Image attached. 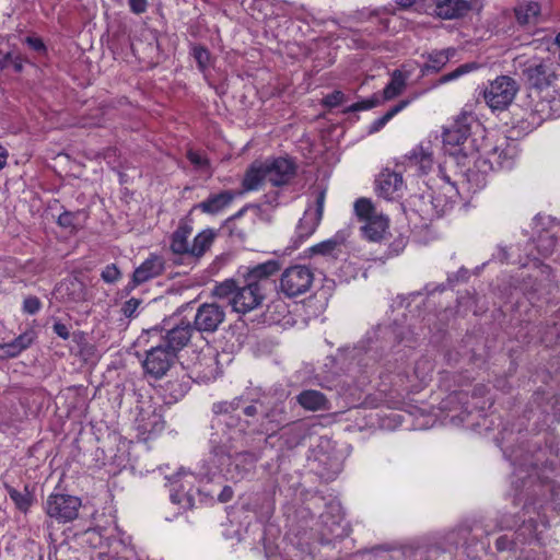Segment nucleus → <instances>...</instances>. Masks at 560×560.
Wrapping results in <instances>:
<instances>
[{
    "label": "nucleus",
    "mask_w": 560,
    "mask_h": 560,
    "mask_svg": "<svg viewBox=\"0 0 560 560\" xmlns=\"http://www.w3.org/2000/svg\"><path fill=\"white\" fill-rule=\"evenodd\" d=\"M262 406L259 408L258 417L254 420L238 421L240 432H245L248 428H252L255 433L272 435L288 421L282 400L276 399L268 393Z\"/></svg>",
    "instance_id": "obj_1"
},
{
    "label": "nucleus",
    "mask_w": 560,
    "mask_h": 560,
    "mask_svg": "<svg viewBox=\"0 0 560 560\" xmlns=\"http://www.w3.org/2000/svg\"><path fill=\"white\" fill-rule=\"evenodd\" d=\"M354 212L362 223L361 232L369 242H382L389 231V218L378 212L369 198H359L354 202Z\"/></svg>",
    "instance_id": "obj_2"
},
{
    "label": "nucleus",
    "mask_w": 560,
    "mask_h": 560,
    "mask_svg": "<svg viewBox=\"0 0 560 560\" xmlns=\"http://www.w3.org/2000/svg\"><path fill=\"white\" fill-rule=\"evenodd\" d=\"M314 279V272L310 267L304 265L290 266L280 276L279 291L285 298H298L311 290Z\"/></svg>",
    "instance_id": "obj_3"
},
{
    "label": "nucleus",
    "mask_w": 560,
    "mask_h": 560,
    "mask_svg": "<svg viewBox=\"0 0 560 560\" xmlns=\"http://www.w3.org/2000/svg\"><path fill=\"white\" fill-rule=\"evenodd\" d=\"M517 91L518 84L513 78L500 75L485 88L482 96L492 110H504L511 105Z\"/></svg>",
    "instance_id": "obj_4"
},
{
    "label": "nucleus",
    "mask_w": 560,
    "mask_h": 560,
    "mask_svg": "<svg viewBox=\"0 0 560 560\" xmlns=\"http://www.w3.org/2000/svg\"><path fill=\"white\" fill-rule=\"evenodd\" d=\"M80 508V498L65 493H51L44 503L46 514L58 523L75 520Z\"/></svg>",
    "instance_id": "obj_5"
},
{
    "label": "nucleus",
    "mask_w": 560,
    "mask_h": 560,
    "mask_svg": "<svg viewBox=\"0 0 560 560\" xmlns=\"http://www.w3.org/2000/svg\"><path fill=\"white\" fill-rule=\"evenodd\" d=\"M468 117L462 116L455 120L451 128L443 133V142L446 147L457 148L452 153H462L464 156L472 154L476 150L475 140L470 138Z\"/></svg>",
    "instance_id": "obj_6"
},
{
    "label": "nucleus",
    "mask_w": 560,
    "mask_h": 560,
    "mask_svg": "<svg viewBox=\"0 0 560 560\" xmlns=\"http://www.w3.org/2000/svg\"><path fill=\"white\" fill-rule=\"evenodd\" d=\"M225 316L224 306L215 302L202 303L197 307L192 328L201 334H213L224 323Z\"/></svg>",
    "instance_id": "obj_7"
},
{
    "label": "nucleus",
    "mask_w": 560,
    "mask_h": 560,
    "mask_svg": "<svg viewBox=\"0 0 560 560\" xmlns=\"http://www.w3.org/2000/svg\"><path fill=\"white\" fill-rule=\"evenodd\" d=\"M176 359L177 355L174 351L159 342L147 351V355L143 361V369L147 374L159 380L168 372Z\"/></svg>",
    "instance_id": "obj_8"
},
{
    "label": "nucleus",
    "mask_w": 560,
    "mask_h": 560,
    "mask_svg": "<svg viewBox=\"0 0 560 560\" xmlns=\"http://www.w3.org/2000/svg\"><path fill=\"white\" fill-rule=\"evenodd\" d=\"M281 269V264L277 259H270L253 267H248L243 273L244 282L250 284L255 290L266 295L269 280Z\"/></svg>",
    "instance_id": "obj_9"
},
{
    "label": "nucleus",
    "mask_w": 560,
    "mask_h": 560,
    "mask_svg": "<svg viewBox=\"0 0 560 560\" xmlns=\"http://www.w3.org/2000/svg\"><path fill=\"white\" fill-rule=\"evenodd\" d=\"M525 75L528 82L540 91L541 96L559 81L553 63L548 60L529 65L525 69Z\"/></svg>",
    "instance_id": "obj_10"
},
{
    "label": "nucleus",
    "mask_w": 560,
    "mask_h": 560,
    "mask_svg": "<svg viewBox=\"0 0 560 560\" xmlns=\"http://www.w3.org/2000/svg\"><path fill=\"white\" fill-rule=\"evenodd\" d=\"M265 299V294L244 282L243 285L237 284L235 294L231 299V305L235 312L246 314L259 307Z\"/></svg>",
    "instance_id": "obj_11"
},
{
    "label": "nucleus",
    "mask_w": 560,
    "mask_h": 560,
    "mask_svg": "<svg viewBox=\"0 0 560 560\" xmlns=\"http://www.w3.org/2000/svg\"><path fill=\"white\" fill-rule=\"evenodd\" d=\"M267 180L273 186H282L289 183L295 173V165L292 161L278 158L264 162Z\"/></svg>",
    "instance_id": "obj_12"
},
{
    "label": "nucleus",
    "mask_w": 560,
    "mask_h": 560,
    "mask_svg": "<svg viewBox=\"0 0 560 560\" xmlns=\"http://www.w3.org/2000/svg\"><path fill=\"white\" fill-rule=\"evenodd\" d=\"M194 330L195 329L192 328V325L189 323H182L172 329L166 330L160 342L167 349L174 351V353L177 355L178 352L189 342L191 332Z\"/></svg>",
    "instance_id": "obj_13"
},
{
    "label": "nucleus",
    "mask_w": 560,
    "mask_h": 560,
    "mask_svg": "<svg viewBox=\"0 0 560 560\" xmlns=\"http://www.w3.org/2000/svg\"><path fill=\"white\" fill-rule=\"evenodd\" d=\"M514 16L521 26H535L540 21L541 5L534 0H521L513 9Z\"/></svg>",
    "instance_id": "obj_14"
},
{
    "label": "nucleus",
    "mask_w": 560,
    "mask_h": 560,
    "mask_svg": "<svg viewBox=\"0 0 560 560\" xmlns=\"http://www.w3.org/2000/svg\"><path fill=\"white\" fill-rule=\"evenodd\" d=\"M402 176L395 171L384 170L376 178V189L381 197L389 200L402 188Z\"/></svg>",
    "instance_id": "obj_15"
},
{
    "label": "nucleus",
    "mask_w": 560,
    "mask_h": 560,
    "mask_svg": "<svg viewBox=\"0 0 560 560\" xmlns=\"http://www.w3.org/2000/svg\"><path fill=\"white\" fill-rule=\"evenodd\" d=\"M324 201L325 194L320 192L316 198L315 211H305L303 218L300 220L298 225V234L300 237H307L314 233L323 217Z\"/></svg>",
    "instance_id": "obj_16"
},
{
    "label": "nucleus",
    "mask_w": 560,
    "mask_h": 560,
    "mask_svg": "<svg viewBox=\"0 0 560 560\" xmlns=\"http://www.w3.org/2000/svg\"><path fill=\"white\" fill-rule=\"evenodd\" d=\"M57 292L65 302L80 303L88 299V290L83 281L73 277L61 282Z\"/></svg>",
    "instance_id": "obj_17"
},
{
    "label": "nucleus",
    "mask_w": 560,
    "mask_h": 560,
    "mask_svg": "<svg viewBox=\"0 0 560 560\" xmlns=\"http://www.w3.org/2000/svg\"><path fill=\"white\" fill-rule=\"evenodd\" d=\"M164 270V260L156 255H151L133 272V282L141 284L160 276Z\"/></svg>",
    "instance_id": "obj_18"
},
{
    "label": "nucleus",
    "mask_w": 560,
    "mask_h": 560,
    "mask_svg": "<svg viewBox=\"0 0 560 560\" xmlns=\"http://www.w3.org/2000/svg\"><path fill=\"white\" fill-rule=\"evenodd\" d=\"M435 14L444 20L458 19L469 10V3L466 0H434Z\"/></svg>",
    "instance_id": "obj_19"
},
{
    "label": "nucleus",
    "mask_w": 560,
    "mask_h": 560,
    "mask_svg": "<svg viewBox=\"0 0 560 560\" xmlns=\"http://www.w3.org/2000/svg\"><path fill=\"white\" fill-rule=\"evenodd\" d=\"M301 407L310 411L328 410L330 408L327 397L319 390L306 389L296 396Z\"/></svg>",
    "instance_id": "obj_20"
},
{
    "label": "nucleus",
    "mask_w": 560,
    "mask_h": 560,
    "mask_svg": "<svg viewBox=\"0 0 560 560\" xmlns=\"http://www.w3.org/2000/svg\"><path fill=\"white\" fill-rule=\"evenodd\" d=\"M268 393L261 388H252L244 394L243 413L246 420H254L258 417L259 408L264 407L262 404Z\"/></svg>",
    "instance_id": "obj_21"
},
{
    "label": "nucleus",
    "mask_w": 560,
    "mask_h": 560,
    "mask_svg": "<svg viewBox=\"0 0 560 560\" xmlns=\"http://www.w3.org/2000/svg\"><path fill=\"white\" fill-rule=\"evenodd\" d=\"M233 199V192L224 190L219 194L211 195L202 202L196 205L195 208L200 209L205 213L217 214L226 208Z\"/></svg>",
    "instance_id": "obj_22"
},
{
    "label": "nucleus",
    "mask_w": 560,
    "mask_h": 560,
    "mask_svg": "<svg viewBox=\"0 0 560 560\" xmlns=\"http://www.w3.org/2000/svg\"><path fill=\"white\" fill-rule=\"evenodd\" d=\"M265 180H267V175L265 173L264 162L256 161L247 168L242 186L244 191L257 190Z\"/></svg>",
    "instance_id": "obj_23"
},
{
    "label": "nucleus",
    "mask_w": 560,
    "mask_h": 560,
    "mask_svg": "<svg viewBox=\"0 0 560 560\" xmlns=\"http://www.w3.org/2000/svg\"><path fill=\"white\" fill-rule=\"evenodd\" d=\"M408 77V73L399 69L394 70L390 81L383 90V101H390L400 95L407 86Z\"/></svg>",
    "instance_id": "obj_24"
},
{
    "label": "nucleus",
    "mask_w": 560,
    "mask_h": 560,
    "mask_svg": "<svg viewBox=\"0 0 560 560\" xmlns=\"http://www.w3.org/2000/svg\"><path fill=\"white\" fill-rule=\"evenodd\" d=\"M258 457L253 452H241L235 454L231 467L236 471L237 478H243L246 474L254 470Z\"/></svg>",
    "instance_id": "obj_25"
},
{
    "label": "nucleus",
    "mask_w": 560,
    "mask_h": 560,
    "mask_svg": "<svg viewBox=\"0 0 560 560\" xmlns=\"http://www.w3.org/2000/svg\"><path fill=\"white\" fill-rule=\"evenodd\" d=\"M5 489L10 499L14 502L15 508L23 513H27L34 503V494L28 486H25L23 491H19L8 485H5Z\"/></svg>",
    "instance_id": "obj_26"
},
{
    "label": "nucleus",
    "mask_w": 560,
    "mask_h": 560,
    "mask_svg": "<svg viewBox=\"0 0 560 560\" xmlns=\"http://www.w3.org/2000/svg\"><path fill=\"white\" fill-rule=\"evenodd\" d=\"M191 233V228L188 225H180L172 235L171 249L174 254H190L188 237Z\"/></svg>",
    "instance_id": "obj_27"
},
{
    "label": "nucleus",
    "mask_w": 560,
    "mask_h": 560,
    "mask_svg": "<svg viewBox=\"0 0 560 560\" xmlns=\"http://www.w3.org/2000/svg\"><path fill=\"white\" fill-rule=\"evenodd\" d=\"M406 158L408 165L417 166L422 174H427L433 165L432 154L422 147L413 149Z\"/></svg>",
    "instance_id": "obj_28"
},
{
    "label": "nucleus",
    "mask_w": 560,
    "mask_h": 560,
    "mask_svg": "<svg viewBox=\"0 0 560 560\" xmlns=\"http://www.w3.org/2000/svg\"><path fill=\"white\" fill-rule=\"evenodd\" d=\"M214 240V233L212 230H205L200 232L192 242L190 247V256L199 258L201 257L211 246Z\"/></svg>",
    "instance_id": "obj_29"
},
{
    "label": "nucleus",
    "mask_w": 560,
    "mask_h": 560,
    "mask_svg": "<svg viewBox=\"0 0 560 560\" xmlns=\"http://www.w3.org/2000/svg\"><path fill=\"white\" fill-rule=\"evenodd\" d=\"M86 219V214L83 211L70 212L65 211L58 218V224L62 228L77 231L83 226Z\"/></svg>",
    "instance_id": "obj_30"
},
{
    "label": "nucleus",
    "mask_w": 560,
    "mask_h": 560,
    "mask_svg": "<svg viewBox=\"0 0 560 560\" xmlns=\"http://www.w3.org/2000/svg\"><path fill=\"white\" fill-rule=\"evenodd\" d=\"M455 54V50L454 49H445V50H440V51H433L432 54H430L429 56V63H428V69H432L434 71H439L442 67H444L448 60L451 59V57H453Z\"/></svg>",
    "instance_id": "obj_31"
},
{
    "label": "nucleus",
    "mask_w": 560,
    "mask_h": 560,
    "mask_svg": "<svg viewBox=\"0 0 560 560\" xmlns=\"http://www.w3.org/2000/svg\"><path fill=\"white\" fill-rule=\"evenodd\" d=\"M244 395L213 404L212 411L215 415H229L243 406Z\"/></svg>",
    "instance_id": "obj_32"
},
{
    "label": "nucleus",
    "mask_w": 560,
    "mask_h": 560,
    "mask_svg": "<svg viewBox=\"0 0 560 560\" xmlns=\"http://www.w3.org/2000/svg\"><path fill=\"white\" fill-rule=\"evenodd\" d=\"M236 288L237 283L235 280L226 279L213 288L212 295L218 299H228L229 303L231 304V299L234 296Z\"/></svg>",
    "instance_id": "obj_33"
},
{
    "label": "nucleus",
    "mask_w": 560,
    "mask_h": 560,
    "mask_svg": "<svg viewBox=\"0 0 560 560\" xmlns=\"http://www.w3.org/2000/svg\"><path fill=\"white\" fill-rule=\"evenodd\" d=\"M410 101L402 100L398 104H396L394 107H392L388 112H386L382 117L376 119L372 127L371 131H378L381 128H383L395 115H397L399 112H401L405 107L409 105Z\"/></svg>",
    "instance_id": "obj_34"
},
{
    "label": "nucleus",
    "mask_w": 560,
    "mask_h": 560,
    "mask_svg": "<svg viewBox=\"0 0 560 560\" xmlns=\"http://www.w3.org/2000/svg\"><path fill=\"white\" fill-rule=\"evenodd\" d=\"M541 97L549 103L552 114L560 115V80Z\"/></svg>",
    "instance_id": "obj_35"
},
{
    "label": "nucleus",
    "mask_w": 560,
    "mask_h": 560,
    "mask_svg": "<svg viewBox=\"0 0 560 560\" xmlns=\"http://www.w3.org/2000/svg\"><path fill=\"white\" fill-rule=\"evenodd\" d=\"M9 67H12L15 72H21L23 69V63L20 56L8 52L2 58H0V71Z\"/></svg>",
    "instance_id": "obj_36"
},
{
    "label": "nucleus",
    "mask_w": 560,
    "mask_h": 560,
    "mask_svg": "<svg viewBox=\"0 0 560 560\" xmlns=\"http://www.w3.org/2000/svg\"><path fill=\"white\" fill-rule=\"evenodd\" d=\"M383 98L381 100L378 95H373L372 97L354 103L351 106H349L346 112H358V110H366L371 109L373 107H376L382 104Z\"/></svg>",
    "instance_id": "obj_37"
},
{
    "label": "nucleus",
    "mask_w": 560,
    "mask_h": 560,
    "mask_svg": "<svg viewBox=\"0 0 560 560\" xmlns=\"http://www.w3.org/2000/svg\"><path fill=\"white\" fill-rule=\"evenodd\" d=\"M339 245V242L335 238L320 242L312 247L314 254L330 255Z\"/></svg>",
    "instance_id": "obj_38"
},
{
    "label": "nucleus",
    "mask_w": 560,
    "mask_h": 560,
    "mask_svg": "<svg viewBox=\"0 0 560 560\" xmlns=\"http://www.w3.org/2000/svg\"><path fill=\"white\" fill-rule=\"evenodd\" d=\"M101 277L107 283H115L120 278V271L116 265H107L103 269Z\"/></svg>",
    "instance_id": "obj_39"
},
{
    "label": "nucleus",
    "mask_w": 560,
    "mask_h": 560,
    "mask_svg": "<svg viewBox=\"0 0 560 560\" xmlns=\"http://www.w3.org/2000/svg\"><path fill=\"white\" fill-rule=\"evenodd\" d=\"M407 245V238L402 235L396 237L388 247L387 257H394L399 255Z\"/></svg>",
    "instance_id": "obj_40"
},
{
    "label": "nucleus",
    "mask_w": 560,
    "mask_h": 560,
    "mask_svg": "<svg viewBox=\"0 0 560 560\" xmlns=\"http://www.w3.org/2000/svg\"><path fill=\"white\" fill-rule=\"evenodd\" d=\"M35 331L27 330L21 334L18 338L14 339V342L20 348L21 351L27 349L35 340Z\"/></svg>",
    "instance_id": "obj_41"
},
{
    "label": "nucleus",
    "mask_w": 560,
    "mask_h": 560,
    "mask_svg": "<svg viewBox=\"0 0 560 560\" xmlns=\"http://www.w3.org/2000/svg\"><path fill=\"white\" fill-rule=\"evenodd\" d=\"M42 307V302L37 296H27L23 302V311L27 314H36Z\"/></svg>",
    "instance_id": "obj_42"
},
{
    "label": "nucleus",
    "mask_w": 560,
    "mask_h": 560,
    "mask_svg": "<svg viewBox=\"0 0 560 560\" xmlns=\"http://www.w3.org/2000/svg\"><path fill=\"white\" fill-rule=\"evenodd\" d=\"M194 57H195L199 68L203 70L208 66V62L210 59V54L206 48H203L201 46H197V47H194Z\"/></svg>",
    "instance_id": "obj_43"
},
{
    "label": "nucleus",
    "mask_w": 560,
    "mask_h": 560,
    "mask_svg": "<svg viewBox=\"0 0 560 560\" xmlns=\"http://www.w3.org/2000/svg\"><path fill=\"white\" fill-rule=\"evenodd\" d=\"M345 98L346 96L341 91H334L324 97L323 103L325 106L336 107L341 105L345 102Z\"/></svg>",
    "instance_id": "obj_44"
},
{
    "label": "nucleus",
    "mask_w": 560,
    "mask_h": 560,
    "mask_svg": "<svg viewBox=\"0 0 560 560\" xmlns=\"http://www.w3.org/2000/svg\"><path fill=\"white\" fill-rule=\"evenodd\" d=\"M187 158L198 168H208L209 166V161L198 152L190 150L187 153Z\"/></svg>",
    "instance_id": "obj_45"
},
{
    "label": "nucleus",
    "mask_w": 560,
    "mask_h": 560,
    "mask_svg": "<svg viewBox=\"0 0 560 560\" xmlns=\"http://www.w3.org/2000/svg\"><path fill=\"white\" fill-rule=\"evenodd\" d=\"M0 351H1V357H7V358H14L16 355H19L22 351L20 350V348L16 346V343L13 341L11 342H8V343H3V345H0Z\"/></svg>",
    "instance_id": "obj_46"
},
{
    "label": "nucleus",
    "mask_w": 560,
    "mask_h": 560,
    "mask_svg": "<svg viewBox=\"0 0 560 560\" xmlns=\"http://www.w3.org/2000/svg\"><path fill=\"white\" fill-rule=\"evenodd\" d=\"M140 303H141V301L138 299H135V298L126 301L121 308L124 315L126 317H132L136 314Z\"/></svg>",
    "instance_id": "obj_47"
},
{
    "label": "nucleus",
    "mask_w": 560,
    "mask_h": 560,
    "mask_svg": "<svg viewBox=\"0 0 560 560\" xmlns=\"http://www.w3.org/2000/svg\"><path fill=\"white\" fill-rule=\"evenodd\" d=\"M470 69V66L469 65H463L460 67H458L457 69H455L454 71L447 73V74H444L441 79H440V82L441 83H446L448 81H452V80H455L457 79L458 77H460L462 74L468 72Z\"/></svg>",
    "instance_id": "obj_48"
},
{
    "label": "nucleus",
    "mask_w": 560,
    "mask_h": 560,
    "mask_svg": "<svg viewBox=\"0 0 560 560\" xmlns=\"http://www.w3.org/2000/svg\"><path fill=\"white\" fill-rule=\"evenodd\" d=\"M131 12L135 14H142L147 11V0H128Z\"/></svg>",
    "instance_id": "obj_49"
},
{
    "label": "nucleus",
    "mask_w": 560,
    "mask_h": 560,
    "mask_svg": "<svg viewBox=\"0 0 560 560\" xmlns=\"http://www.w3.org/2000/svg\"><path fill=\"white\" fill-rule=\"evenodd\" d=\"M495 547L499 551L512 550L514 548V542L504 535L497 539Z\"/></svg>",
    "instance_id": "obj_50"
},
{
    "label": "nucleus",
    "mask_w": 560,
    "mask_h": 560,
    "mask_svg": "<svg viewBox=\"0 0 560 560\" xmlns=\"http://www.w3.org/2000/svg\"><path fill=\"white\" fill-rule=\"evenodd\" d=\"M52 329H54V332L58 337L62 338L63 340L69 339L70 331H69V328H68V326L66 324L57 322V323L54 324Z\"/></svg>",
    "instance_id": "obj_51"
},
{
    "label": "nucleus",
    "mask_w": 560,
    "mask_h": 560,
    "mask_svg": "<svg viewBox=\"0 0 560 560\" xmlns=\"http://www.w3.org/2000/svg\"><path fill=\"white\" fill-rule=\"evenodd\" d=\"M233 498V490L231 487L225 486L219 494V501L222 503L229 502Z\"/></svg>",
    "instance_id": "obj_52"
},
{
    "label": "nucleus",
    "mask_w": 560,
    "mask_h": 560,
    "mask_svg": "<svg viewBox=\"0 0 560 560\" xmlns=\"http://www.w3.org/2000/svg\"><path fill=\"white\" fill-rule=\"evenodd\" d=\"M27 43L35 49V50H40L44 48V44L43 42L39 39V38H32V37H28L27 38Z\"/></svg>",
    "instance_id": "obj_53"
},
{
    "label": "nucleus",
    "mask_w": 560,
    "mask_h": 560,
    "mask_svg": "<svg viewBox=\"0 0 560 560\" xmlns=\"http://www.w3.org/2000/svg\"><path fill=\"white\" fill-rule=\"evenodd\" d=\"M416 3V0H396V4L401 9H409Z\"/></svg>",
    "instance_id": "obj_54"
},
{
    "label": "nucleus",
    "mask_w": 560,
    "mask_h": 560,
    "mask_svg": "<svg viewBox=\"0 0 560 560\" xmlns=\"http://www.w3.org/2000/svg\"><path fill=\"white\" fill-rule=\"evenodd\" d=\"M7 150L2 145H0V170L3 168L7 163Z\"/></svg>",
    "instance_id": "obj_55"
},
{
    "label": "nucleus",
    "mask_w": 560,
    "mask_h": 560,
    "mask_svg": "<svg viewBox=\"0 0 560 560\" xmlns=\"http://www.w3.org/2000/svg\"><path fill=\"white\" fill-rule=\"evenodd\" d=\"M203 360L205 361H209V362H214L215 361L214 357H203Z\"/></svg>",
    "instance_id": "obj_56"
},
{
    "label": "nucleus",
    "mask_w": 560,
    "mask_h": 560,
    "mask_svg": "<svg viewBox=\"0 0 560 560\" xmlns=\"http://www.w3.org/2000/svg\"><path fill=\"white\" fill-rule=\"evenodd\" d=\"M555 43L560 47V32L556 36Z\"/></svg>",
    "instance_id": "obj_57"
}]
</instances>
